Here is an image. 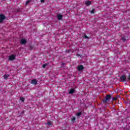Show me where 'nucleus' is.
<instances>
[{"instance_id": "8", "label": "nucleus", "mask_w": 130, "mask_h": 130, "mask_svg": "<svg viewBox=\"0 0 130 130\" xmlns=\"http://www.w3.org/2000/svg\"><path fill=\"white\" fill-rule=\"evenodd\" d=\"M121 40H122L123 42H125L126 41V37L123 35H121Z\"/></svg>"}, {"instance_id": "23", "label": "nucleus", "mask_w": 130, "mask_h": 130, "mask_svg": "<svg viewBox=\"0 0 130 130\" xmlns=\"http://www.w3.org/2000/svg\"><path fill=\"white\" fill-rule=\"evenodd\" d=\"M47 124H48V125H51V122L49 121L47 123Z\"/></svg>"}, {"instance_id": "26", "label": "nucleus", "mask_w": 130, "mask_h": 130, "mask_svg": "<svg viewBox=\"0 0 130 130\" xmlns=\"http://www.w3.org/2000/svg\"><path fill=\"white\" fill-rule=\"evenodd\" d=\"M117 97H119V95H117Z\"/></svg>"}, {"instance_id": "4", "label": "nucleus", "mask_w": 130, "mask_h": 130, "mask_svg": "<svg viewBox=\"0 0 130 130\" xmlns=\"http://www.w3.org/2000/svg\"><path fill=\"white\" fill-rule=\"evenodd\" d=\"M77 70L79 72H83L85 70V68L83 65H79L77 67Z\"/></svg>"}, {"instance_id": "12", "label": "nucleus", "mask_w": 130, "mask_h": 130, "mask_svg": "<svg viewBox=\"0 0 130 130\" xmlns=\"http://www.w3.org/2000/svg\"><path fill=\"white\" fill-rule=\"evenodd\" d=\"M3 77L5 80H8V78L10 77V75H7V74H5L3 76Z\"/></svg>"}, {"instance_id": "10", "label": "nucleus", "mask_w": 130, "mask_h": 130, "mask_svg": "<svg viewBox=\"0 0 130 130\" xmlns=\"http://www.w3.org/2000/svg\"><path fill=\"white\" fill-rule=\"evenodd\" d=\"M85 5L86 6H89L90 5H92V2L90 1H87L85 2Z\"/></svg>"}, {"instance_id": "1", "label": "nucleus", "mask_w": 130, "mask_h": 130, "mask_svg": "<svg viewBox=\"0 0 130 130\" xmlns=\"http://www.w3.org/2000/svg\"><path fill=\"white\" fill-rule=\"evenodd\" d=\"M111 94H107L105 98L102 100L103 103H104V104L108 103V102L110 101V99H111Z\"/></svg>"}, {"instance_id": "25", "label": "nucleus", "mask_w": 130, "mask_h": 130, "mask_svg": "<svg viewBox=\"0 0 130 130\" xmlns=\"http://www.w3.org/2000/svg\"><path fill=\"white\" fill-rule=\"evenodd\" d=\"M41 3H45V0H41Z\"/></svg>"}, {"instance_id": "5", "label": "nucleus", "mask_w": 130, "mask_h": 130, "mask_svg": "<svg viewBox=\"0 0 130 130\" xmlns=\"http://www.w3.org/2000/svg\"><path fill=\"white\" fill-rule=\"evenodd\" d=\"M27 43V40L26 39L22 38L20 39V44L22 45H25V44H26Z\"/></svg>"}, {"instance_id": "20", "label": "nucleus", "mask_w": 130, "mask_h": 130, "mask_svg": "<svg viewBox=\"0 0 130 130\" xmlns=\"http://www.w3.org/2000/svg\"><path fill=\"white\" fill-rule=\"evenodd\" d=\"M20 100L21 101V102H24V101H25V99L23 97H21Z\"/></svg>"}, {"instance_id": "13", "label": "nucleus", "mask_w": 130, "mask_h": 130, "mask_svg": "<svg viewBox=\"0 0 130 130\" xmlns=\"http://www.w3.org/2000/svg\"><path fill=\"white\" fill-rule=\"evenodd\" d=\"M31 2V0H28L26 3H25V6H28V5H29V4H30V2Z\"/></svg>"}, {"instance_id": "22", "label": "nucleus", "mask_w": 130, "mask_h": 130, "mask_svg": "<svg viewBox=\"0 0 130 130\" xmlns=\"http://www.w3.org/2000/svg\"><path fill=\"white\" fill-rule=\"evenodd\" d=\"M29 49H30V50H32V49H33L34 47L33 46H29Z\"/></svg>"}, {"instance_id": "17", "label": "nucleus", "mask_w": 130, "mask_h": 130, "mask_svg": "<svg viewBox=\"0 0 130 130\" xmlns=\"http://www.w3.org/2000/svg\"><path fill=\"white\" fill-rule=\"evenodd\" d=\"M47 66H48V64H47V63H45V64H43V68H44H44H46V67H47Z\"/></svg>"}, {"instance_id": "14", "label": "nucleus", "mask_w": 130, "mask_h": 130, "mask_svg": "<svg viewBox=\"0 0 130 130\" xmlns=\"http://www.w3.org/2000/svg\"><path fill=\"white\" fill-rule=\"evenodd\" d=\"M76 115H77V116H81V115H82V112H78L76 114Z\"/></svg>"}, {"instance_id": "19", "label": "nucleus", "mask_w": 130, "mask_h": 130, "mask_svg": "<svg viewBox=\"0 0 130 130\" xmlns=\"http://www.w3.org/2000/svg\"><path fill=\"white\" fill-rule=\"evenodd\" d=\"M71 120H72V121H73V122H74V121H75V120H76V117H73V118H71Z\"/></svg>"}, {"instance_id": "7", "label": "nucleus", "mask_w": 130, "mask_h": 130, "mask_svg": "<svg viewBox=\"0 0 130 130\" xmlns=\"http://www.w3.org/2000/svg\"><path fill=\"white\" fill-rule=\"evenodd\" d=\"M14 59H16V55H11L9 56V60H14Z\"/></svg>"}, {"instance_id": "11", "label": "nucleus", "mask_w": 130, "mask_h": 130, "mask_svg": "<svg viewBox=\"0 0 130 130\" xmlns=\"http://www.w3.org/2000/svg\"><path fill=\"white\" fill-rule=\"evenodd\" d=\"M31 84H33L34 85H37V80L36 79H33L31 80Z\"/></svg>"}, {"instance_id": "21", "label": "nucleus", "mask_w": 130, "mask_h": 130, "mask_svg": "<svg viewBox=\"0 0 130 130\" xmlns=\"http://www.w3.org/2000/svg\"><path fill=\"white\" fill-rule=\"evenodd\" d=\"M90 13H91V14H95V9H92Z\"/></svg>"}, {"instance_id": "2", "label": "nucleus", "mask_w": 130, "mask_h": 130, "mask_svg": "<svg viewBox=\"0 0 130 130\" xmlns=\"http://www.w3.org/2000/svg\"><path fill=\"white\" fill-rule=\"evenodd\" d=\"M120 80L121 82H125V81H127V82H128V81H130V74L129 73L128 78L126 79V76L125 75H123L120 76Z\"/></svg>"}, {"instance_id": "16", "label": "nucleus", "mask_w": 130, "mask_h": 130, "mask_svg": "<svg viewBox=\"0 0 130 130\" xmlns=\"http://www.w3.org/2000/svg\"><path fill=\"white\" fill-rule=\"evenodd\" d=\"M83 38H85V39H90V38L87 36L86 35L83 36Z\"/></svg>"}, {"instance_id": "9", "label": "nucleus", "mask_w": 130, "mask_h": 130, "mask_svg": "<svg viewBox=\"0 0 130 130\" xmlns=\"http://www.w3.org/2000/svg\"><path fill=\"white\" fill-rule=\"evenodd\" d=\"M76 92V90L74 88H72L69 92V94H74Z\"/></svg>"}, {"instance_id": "24", "label": "nucleus", "mask_w": 130, "mask_h": 130, "mask_svg": "<svg viewBox=\"0 0 130 130\" xmlns=\"http://www.w3.org/2000/svg\"><path fill=\"white\" fill-rule=\"evenodd\" d=\"M66 52L70 53V52H71V51L70 50H66Z\"/></svg>"}, {"instance_id": "3", "label": "nucleus", "mask_w": 130, "mask_h": 130, "mask_svg": "<svg viewBox=\"0 0 130 130\" xmlns=\"http://www.w3.org/2000/svg\"><path fill=\"white\" fill-rule=\"evenodd\" d=\"M6 19V16L5 15L2 14H0V24L1 23H4V20Z\"/></svg>"}, {"instance_id": "18", "label": "nucleus", "mask_w": 130, "mask_h": 130, "mask_svg": "<svg viewBox=\"0 0 130 130\" xmlns=\"http://www.w3.org/2000/svg\"><path fill=\"white\" fill-rule=\"evenodd\" d=\"M21 11H22L21 9H16V12H17V13H20V12H21Z\"/></svg>"}, {"instance_id": "15", "label": "nucleus", "mask_w": 130, "mask_h": 130, "mask_svg": "<svg viewBox=\"0 0 130 130\" xmlns=\"http://www.w3.org/2000/svg\"><path fill=\"white\" fill-rule=\"evenodd\" d=\"M112 101H115V100H117V97L114 96V98H112Z\"/></svg>"}, {"instance_id": "6", "label": "nucleus", "mask_w": 130, "mask_h": 130, "mask_svg": "<svg viewBox=\"0 0 130 130\" xmlns=\"http://www.w3.org/2000/svg\"><path fill=\"white\" fill-rule=\"evenodd\" d=\"M56 17H57V20H58L59 21H60L62 20V17H63V15L58 13L57 14Z\"/></svg>"}]
</instances>
